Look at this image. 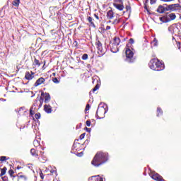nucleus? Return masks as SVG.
I'll return each mask as SVG.
<instances>
[{
  "label": "nucleus",
  "mask_w": 181,
  "mask_h": 181,
  "mask_svg": "<svg viewBox=\"0 0 181 181\" xmlns=\"http://www.w3.org/2000/svg\"><path fill=\"white\" fill-rule=\"evenodd\" d=\"M86 136V133H83L80 135L79 139L81 141L82 139H84V137Z\"/></svg>",
  "instance_id": "ea45409f"
},
{
  "label": "nucleus",
  "mask_w": 181,
  "mask_h": 181,
  "mask_svg": "<svg viewBox=\"0 0 181 181\" xmlns=\"http://www.w3.org/2000/svg\"><path fill=\"white\" fill-rule=\"evenodd\" d=\"M30 153L33 156H37V154H36V150L35 148H31Z\"/></svg>",
  "instance_id": "a878e982"
},
{
  "label": "nucleus",
  "mask_w": 181,
  "mask_h": 181,
  "mask_svg": "<svg viewBox=\"0 0 181 181\" xmlns=\"http://www.w3.org/2000/svg\"><path fill=\"white\" fill-rule=\"evenodd\" d=\"M17 177H18V179H23V180H28V177H26V175L18 174L17 175Z\"/></svg>",
  "instance_id": "412c9836"
},
{
  "label": "nucleus",
  "mask_w": 181,
  "mask_h": 181,
  "mask_svg": "<svg viewBox=\"0 0 181 181\" xmlns=\"http://www.w3.org/2000/svg\"><path fill=\"white\" fill-rule=\"evenodd\" d=\"M90 108V104H87L85 108V111H88Z\"/></svg>",
  "instance_id": "a18cd8bd"
},
{
  "label": "nucleus",
  "mask_w": 181,
  "mask_h": 181,
  "mask_svg": "<svg viewBox=\"0 0 181 181\" xmlns=\"http://www.w3.org/2000/svg\"><path fill=\"white\" fill-rule=\"evenodd\" d=\"M37 103H39V97L37 98V99L35 100V103L31 107H33V108H35V107H37Z\"/></svg>",
  "instance_id": "cd10ccee"
},
{
  "label": "nucleus",
  "mask_w": 181,
  "mask_h": 181,
  "mask_svg": "<svg viewBox=\"0 0 181 181\" xmlns=\"http://www.w3.org/2000/svg\"><path fill=\"white\" fill-rule=\"evenodd\" d=\"M34 77H35V73H34L33 71H31L30 72H29V71H26V72H25V78L26 80L30 81V80H32Z\"/></svg>",
  "instance_id": "1a4fd4ad"
},
{
  "label": "nucleus",
  "mask_w": 181,
  "mask_h": 181,
  "mask_svg": "<svg viewBox=\"0 0 181 181\" xmlns=\"http://www.w3.org/2000/svg\"><path fill=\"white\" fill-rule=\"evenodd\" d=\"M44 111H45L47 114H52V111H53V110L52 109V106H50V105L46 104L44 105Z\"/></svg>",
  "instance_id": "f8f14e48"
},
{
  "label": "nucleus",
  "mask_w": 181,
  "mask_h": 181,
  "mask_svg": "<svg viewBox=\"0 0 181 181\" xmlns=\"http://www.w3.org/2000/svg\"><path fill=\"white\" fill-rule=\"evenodd\" d=\"M40 117H41V115H40V113H36L35 115V118L36 119H40Z\"/></svg>",
  "instance_id": "f704fd0d"
},
{
  "label": "nucleus",
  "mask_w": 181,
  "mask_h": 181,
  "mask_svg": "<svg viewBox=\"0 0 181 181\" xmlns=\"http://www.w3.org/2000/svg\"><path fill=\"white\" fill-rule=\"evenodd\" d=\"M148 3H149V0H145L144 5H148Z\"/></svg>",
  "instance_id": "052dcab7"
},
{
  "label": "nucleus",
  "mask_w": 181,
  "mask_h": 181,
  "mask_svg": "<svg viewBox=\"0 0 181 181\" xmlns=\"http://www.w3.org/2000/svg\"><path fill=\"white\" fill-rule=\"evenodd\" d=\"M94 16H95V18L96 19H98H98H100V17L98 16V15L94 14Z\"/></svg>",
  "instance_id": "680f3d73"
},
{
  "label": "nucleus",
  "mask_w": 181,
  "mask_h": 181,
  "mask_svg": "<svg viewBox=\"0 0 181 181\" xmlns=\"http://www.w3.org/2000/svg\"><path fill=\"white\" fill-rule=\"evenodd\" d=\"M52 81L55 84H59V83H60V81L57 77L52 78Z\"/></svg>",
  "instance_id": "c85d7f7f"
},
{
  "label": "nucleus",
  "mask_w": 181,
  "mask_h": 181,
  "mask_svg": "<svg viewBox=\"0 0 181 181\" xmlns=\"http://www.w3.org/2000/svg\"><path fill=\"white\" fill-rule=\"evenodd\" d=\"M23 110H25V107H20V109L18 110V113H21L22 111H23Z\"/></svg>",
  "instance_id": "603ef678"
},
{
  "label": "nucleus",
  "mask_w": 181,
  "mask_h": 181,
  "mask_svg": "<svg viewBox=\"0 0 181 181\" xmlns=\"http://www.w3.org/2000/svg\"><path fill=\"white\" fill-rule=\"evenodd\" d=\"M168 32H170V33H175V31L173 30V27L172 25L168 27Z\"/></svg>",
  "instance_id": "72a5a7b5"
},
{
  "label": "nucleus",
  "mask_w": 181,
  "mask_h": 181,
  "mask_svg": "<svg viewBox=\"0 0 181 181\" xmlns=\"http://www.w3.org/2000/svg\"><path fill=\"white\" fill-rule=\"evenodd\" d=\"M168 18V16H165L164 17H160L159 19H160V22H163H163H165V21H163V18Z\"/></svg>",
  "instance_id": "49530a36"
},
{
  "label": "nucleus",
  "mask_w": 181,
  "mask_h": 181,
  "mask_svg": "<svg viewBox=\"0 0 181 181\" xmlns=\"http://www.w3.org/2000/svg\"><path fill=\"white\" fill-rule=\"evenodd\" d=\"M120 22H121V21H119V20H118V19H115V20L113 21L112 24H113V25H118V23H119Z\"/></svg>",
  "instance_id": "4c0bfd02"
},
{
  "label": "nucleus",
  "mask_w": 181,
  "mask_h": 181,
  "mask_svg": "<svg viewBox=\"0 0 181 181\" xmlns=\"http://www.w3.org/2000/svg\"><path fill=\"white\" fill-rule=\"evenodd\" d=\"M3 101H6V99H1Z\"/></svg>",
  "instance_id": "774afa93"
},
{
  "label": "nucleus",
  "mask_w": 181,
  "mask_h": 181,
  "mask_svg": "<svg viewBox=\"0 0 181 181\" xmlns=\"http://www.w3.org/2000/svg\"><path fill=\"white\" fill-rule=\"evenodd\" d=\"M100 88V84L97 83L95 87L92 89L93 93H95V91H97V90H98Z\"/></svg>",
  "instance_id": "393cba45"
},
{
  "label": "nucleus",
  "mask_w": 181,
  "mask_h": 181,
  "mask_svg": "<svg viewBox=\"0 0 181 181\" xmlns=\"http://www.w3.org/2000/svg\"><path fill=\"white\" fill-rule=\"evenodd\" d=\"M163 115V110L160 107H157V117Z\"/></svg>",
  "instance_id": "6ab92c4d"
},
{
  "label": "nucleus",
  "mask_w": 181,
  "mask_h": 181,
  "mask_svg": "<svg viewBox=\"0 0 181 181\" xmlns=\"http://www.w3.org/2000/svg\"><path fill=\"white\" fill-rule=\"evenodd\" d=\"M6 170H8V168H6V167H4L1 170L0 177H2V176H4L5 173H6Z\"/></svg>",
  "instance_id": "aec40b11"
},
{
  "label": "nucleus",
  "mask_w": 181,
  "mask_h": 181,
  "mask_svg": "<svg viewBox=\"0 0 181 181\" xmlns=\"http://www.w3.org/2000/svg\"><path fill=\"white\" fill-rule=\"evenodd\" d=\"M85 131H86V132H88L90 134V132H91V128H88V127H85Z\"/></svg>",
  "instance_id": "de8ad7c7"
},
{
  "label": "nucleus",
  "mask_w": 181,
  "mask_h": 181,
  "mask_svg": "<svg viewBox=\"0 0 181 181\" xmlns=\"http://www.w3.org/2000/svg\"><path fill=\"white\" fill-rule=\"evenodd\" d=\"M13 173H15V171H13V170L10 169L8 170V175L11 176V177H16V175H13Z\"/></svg>",
  "instance_id": "b1692460"
},
{
  "label": "nucleus",
  "mask_w": 181,
  "mask_h": 181,
  "mask_svg": "<svg viewBox=\"0 0 181 181\" xmlns=\"http://www.w3.org/2000/svg\"><path fill=\"white\" fill-rule=\"evenodd\" d=\"M8 159H9V158H7L6 156H1L0 157L1 162H5V161L8 160Z\"/></svg>",
  "instance_id": "7c9ffc66"
},
{
  "label": "nucleus",
  "mask_w": 181,
  "mask_h": 181,
  "mask_svg": "<svg viewBox=\"0 0 181 181\" xmlns=\"http://www.w3.org/2000/svg\"><path fill=\"white\" fill-rule=\"evenodd\" d=\"M88 144H90V140L86 139L82 145H85V146H87Z\"/></svg>",
  "instance_id": "79ce46f5"
},
{
  "label": "nucleus",
  "mask_w": 181,
  "mask_h": 181,
  "mask_svg": "<svg viewBox=\"0 0 181 181\" xmlns=\"http://www.w3.org/2000/svg\"><path fill=\"white\" fill-rule=\"evenodd\" d=\"M95 45L97 46L99 57H103V56L105 54L107 49L103 48V43H101V41H100V40H98L95 42Z\"/></svg>",
  "instance_id": "39448f33"
},
{
  "label": "nucleus",
  "mask_w": 181,
  "mask_h": 181,
  "mask_svg": "<svg viewBox=\"0 0 181 181\" xmlns=\"http://www.w3.org/2000/svg\"><path fill=\"white\" fill-rule=\"evenodd\" d=\"M98 111H100V112H104V115L108 112V105L104 103H100L98 107Z\"/></svg>",
  "instance_id": "423d86ee"
},
{
  "label": "nucleus",
  "mask_w": 181,
  "mask_h": 181,
  "mask_svg": "<svg viewBox=\"0 0 181 181\" xmlns=\"http://www.w3.org/2000/svg\"><path fill=\"white\" fill-rule=\"evenodd\" d=\"M82 60H87L88 59V54H83L81 57Z\"/></svg>",
  "instance_id": "2f4dec72"
},
{
  "label": "nucleus",
  "mask_w": 181,
  "mask_h": 181,
  "mask_svg": "<svg viewBox=\"0 0 181 181\" xmlns=\"http://www.w3.org/2000/svg\"><path fill=\"white\" fill-rule=\"evenodd\" d=\"M98 110H97L96 111V114H95V118H97V119H103V118H104V117H105V115H104V117H100V116H98Z\"/></svg>",
  "instance_id": "c756f323"
},
{
  "label": "nucleus",
  "mask_w": 181,
  "mask_h": 181,
  "mask_svg": "<svg viewBox=\"0 0 181 181\" xmlns=\"http://www.w3.org/2000/svg\"><path fill=\"white\" fill-rule=\"evenodd\" d=\"M150 4H151V5H153V4H156V0H150Z\"/></svg>",
  "instance_id": "8fccbe9b"
},
{
  "label": "nucleus",
  "mask_w": 181,
  "mask_h": 181,
  "mask_svg": "<svg viewBox=\"0 0 181 181\" xmlns=\"http://www.w3.org/2000/svg\"><path fill=\"white\" fill-rule=\"evenodd\" d=\"M1 179L3 181H8V176H4L1 177Z\"/></svg>",
  "instance_id": "09e8293b"
},
{
  "label": "nucleus",
  "mask_w": 181,
  "mask_h": 181,
  "mask_svg": "<svg viewBox=\"0 0 181 181\" xmlns=\"http://www.w3.org/2000/svg\"><path fill=\"white\" fill-rule=\"evenodd\" d=\"M45 81H46V79H45V78H43V77H40L35 81L34 86L37 87V86H40V84H43V83H45Z\"/></svg>",
  "instance_id": "9b49d317"
},
{
  "label": "nucleus",
  "mask_w": 181,
  "mask_h": 181,
  "mask_svg": "<svg viewBox=\"0 0 181 181\" xmlns=\"http://www.w3.org/2000/svg\"><path fill=\"white\" fill-rule=\"evenodd\" d=\"M107 162H108V154L107 153L99 151L94 156L91 164L95 168H98L99 166H101V165L107 163Z\"/></svg>",
  "instance_id": "f257e3e1"
},
{
  "label": "nucleus",
  "mask_w": 181,
  "mask_h": 181,
  "mask_svg": "<svg viewBox=\"0 0 181 181\" xmlns=\"http://www.w3.org/2000/svg\"><path fill=\"white\" fill-rule=\"evenodd\" d=\"M21 167L18 166V167H17V169L19 170V169H21Z\"/></svg>",
  "instance_id": "69168bd1"
},
{
  "label": "nucleus",
  "mask_w": 181,
  "mask_h": 181,
  "mask_svg": "<svg viewBox=\"0 0 181 181\" xmlns=\"http://www.w3.org/2000/svg\"><path fill=\"white\" fill-rule=\"evenodd\" d=\"M135 43V40H134V38H130L129 40V43L127 45H129V46H132L131 45H134Z\"/></svg>",
  "instance_id": "bb28decb"
},
{
  "label": "nucleus",
  "mask_w": 181,
  "mask_h": 181,
  "mask_svg": "<svg viewBox=\"0 0 181 181\" xmlns=\"http://www.w3.org/2000/svg\"><path fill=\"white\" fill-rule=\"evenodd\" d=\"M107 19H112L114 18V12H112V10H110L107 12Z\"/></svg>",
  "instance_id": "2eb2a0df"
},
{
  "label": "nucleus",
  "mask_w": 181,
  "mask_h": 181,
  "mask_svg": "<svg viewBox=\"0 0 181 181\" xmlns=\"http://www.w3.org/2000/svg\"><path fill=\"white\" fill-rule=\"evenodd\" d=\"M90 26H92V28H95V24H94L93 21L92 23H90Z\"/></svg>",
  "instance_id": "13d9d810"
},
{
  "label": "nucleus",
  "mask_w": 181,
  "mask_h": 181,
  "mask_svg": "<svg viewBox=\"0 0 181 181\" xmlns=\"http://www.w3.org/2000/svg\"><path fill=\"white\" fill-rule=\"evenodd\" d=\"M144 8L145 9V11H146V12L151 15V13L149 12V9L148 8V5H144Z\"/></svg>",
  "instance_id": "e433bc0d"
},
{
  "label": "nucleus",
  "mask_w": 181,
  "mask_h": 181,
  "mask_svg": "<svg viewBox=\"0 0 181 181\" xmlns=\"http://www.w3.org/2000/svg\"><path fill=\"white\" fill-rule=\"evenodd\" d=\"M110 47L112 53H118V52H119V49L118 48V45H117V44H112L110 42Z\"/></svg>",
  "instance_id": "6e6552de"
},
{
  "label": "nucleus",
  "mask_w": 181,
  "mask_h": 181,
  "mask_svg": "<svg viewBox=\"0 0 181 181\" xmlns=\"http://www.w3.org/2000/svg\"><path fill=\"white\" fill-rule=\"evenodd\" d=\"M162 1L163 2H172V1H175V0H160Z\"/></svg>",
  "instance_id": "4d7b16f0"
},
{
  "label": "nucleus",
  "mask_w": 181,
  "mask_h": 181,
  "mask_svg": "<svg viewBox=\"0 0 181 181\" xmlns=\"http://www.w3.org/2000/svg\"><path fill=\"white\" fill-rule=\"evenodd\" d=\"M86 125L88 127H91V120L88 119L86 121Z\"/></svg>",
  "instance_id": "c03bdc74"
},
{
  "label": "nucleus",
  "mask_w": 181,
  "mask_h": 181,
  "mask_svg": "<svg viewBox=\"0 0 181 181\" xmlns=\"http://www.w3.org/2000/svg\"><path fill=\"white\" fill-rule=\"evenodd\" d=\"M149 170H150V175H151V177H152V175H155V173H156V172H152V170H151V168H149Z\"/></svg>",
  "instance_id": "6e6d98bb"
},
{
  "label": "nucleus",
  "mask_w": 181,
  "mask_h": 181,
  "mask_svg": "<svg viewBox=\"0 0 181 181\" xmlns=\"http://www.w3.org/2000/svg\"><path fill=\"white\" fill-rule=\"evenodd\" d=\"M38 101L40 102L38 108H42V105H43V103L45 102V98L43 97L40 96V99L38 98Z\"/></svg>",
  "instance_id": "a211bd4d"
},
{
  "label": "nucleus",
  "mask_w": 181,
  "mask_h": 181,
  "mask_svg": "<svg viewBox=\"0 0 181 181\" xmlns=\"http://www.w3.org/2000/svg\"><path fill=\"white\" fill-rule=\"evenodd\" d=\"M148 66L151 70H154L155 71H162V70H165V64L155 58L149 62Z\"/></svg>",
  "instance_id": "f03ea898"
},
{
  "label": "nucleus",
  "mask_w": 181,
  "mask_h": 181,
  "mask_svg": "<svg viewBox=\"0 0 181 181\" xmlns=\"http://www.w3.org/2000/svg\"><path fill=\"white\" fill-rule=\"evenodd\" d=\"M113 6L118 9V11H124V4H118L117 3L113 4Z\"/></svg>",
  "instance_id": "4468645a"
},
{
  "label": "nucleus",
  "mask_w": 181,
  "mask_h": 181,
  "mask_svg": "<svg viewBox=\"0 0 181 181\" xmlns=\"http://www.w3.org/2000/svg\"><path fill=\"white\" fill-rule=\"evenodd\" d=\"M119 43H121V40L119 39V37H115L113 39V43L112 44L119 46Z\"/></svg>",
  "instance_id": "dca6fc26"
},
{
  "label": "nucleus",
  "mask_w": 181,
  "mask_h": 181,
  "mask_svg": "<svg viewBox=\"0 0 181 181\" xmlns=\"http://www.w3.org/2000/svg\"><path fill=\"white\" fill-rule=\"evenodd\" d=\"M169 5L167 4H164L163 5H159L158 6H163V8H167Z\"/></svg>",
  "instance_id": "5fc2aeb1"
},
{
  "label": "nucleus",
  "mask_w": 181,
  "mask_h": 181,
  "mask_svg": "<svg viewBox=\"0 0 181 181\" xmlns=\"http://www.w3.org/2000/svg\"><path fill=\"white\" fill-rule=\"evenodd\" d=\"M50 173H56V170H51Z\"/></svg>",
  "instance_id": "0e129e2a"
},
{
  "label": "nucleus",
  "mask_w": 181,
  "mask_h": 181,
  "mask_svg": "<svg viewBox=\"0 0 181 181\" xmlns=\"http://www.w3.org/2000/svg\"><path fill=\"white\" fill-rule=\"evenodd\" d=\"M169 11L170 12H176L177 9L175 8L173 4H169L168 6H167V7H163L162 6H158L156 12H158V13H165V12H168Z\"/></svg>",
  "instance_id": "20e7f679"
},
{
  "label": "nucleus",
  "mask_w": 181,
  "mask_h": 181,
  "mask_svg": "<svg viewBox=\"0 0 181 181\" xmlns=\"http://www.w3.org/2000/svg\"><path fill=\"white\" fill-rule=\"evenodd\" d=\"M153 46H158V40H156V38H155L153 40Z\"/></svg>",
  "instance_id": "37998d69"
},
{
  "label": "nucleus",
  "mask_w": 181,
  "mask_h": 181,
  "mask_svg": "<svg viewBox=\"0 0 181 181\" xmlns=\"http://www.w3.org/2000/svg\"><path fill=\"white\" fill-rule=\"evenodd\" d=\"M115 2H119V4H124V1L123 0H115Z\"/></svg>",
  "instance_id": "864d4df0"
},
{
  "label": "nucleus",
  "mask_w": 181,
  "mask_h": 181,
  "mask_svg": "<svg viewBox=\"0 0 181 181\" xmlns=\"http://www.w3.org/2000/svg\"><path fill=\"white\" fill-rule=\"evenodd\" d=\"M21 4V0H13L12 5L16 6V8H19V4Z\"/></svg>",
  "instance_id": "f3484780"
},
{
  "label": "nucleus",
  "mask_w": 181,
  "mask_h": 181,
  "mask_svg": "<svg viewBox=\"0 0 181 181\" xmlns=\"http://www.w3.org/2000/svg\"><path fill=\"white\" fill-rule=\"evenodd\" d=\"M83 155H84V152H83V151L76 153V156H78V158H81V156H83Z\"/></svg>",
  "instance_id": "58836bf2"
},
{
  "label": "nucleus",
  "mask_w": 181,
  "mask_h": 181,
  "mask_svg": "<svg viewBox=\"0 0 181 181\" xmlns=\"http://www.w3.org/2000/svg\"><path fill=\"white\" fill-rule=\"evenodd\" d=\"M33 145L35 148H37L40 145V140H34Z\"/></svg>",
  "instance_id": "4be33fe9"
},
{
  "label": "nucleus",
  "mask_w": 181,
  "mask_h": 181,
  "mask_svg": "<svg viewBox=\"0 0 181 181\" xmlns=\"http://www.w3.org/2000/svg\"><path fill=\"white\" fill-rule=\"evenodd\" d=\"M125 54H126V62L128 63H134V60H132V57H134V48L132 46H129V44L126 45L125 47Z\"/></svg>",
  "instance_id": "7ed1b4c3"
},
{
  "label": "nucleus",
  "mask_w": 181,
  "mask_h": 181,
  "mask_svg": "<svg viewBox=\"0 0 181 181\" xmlns=\"http://www.w3.org/2000/svg\"><path fill=\"white\" fill-rule=\"evenodd\" d=\"M40 176L41 179H45V175H43V173H42V171H40Z\"/></svg>",
  "instance_id": "3c124183"
},
{
  "label": "nucleus",
  "mask_w": 181,
  "mask_h": 181,
  "mask_svg": "<svg viewBox=\"0 0 181 181\" xmlns=\"http://www.w3.org/2000/svg\"><path fill=\"white\" fill-rule=\"evenodd\" d=\"M78 141V139H76L74 143V145L72 146V151H80V149L78 148V146H80V143L77 142Z\"/></svg>",
  "instance_id": "ddd939ff"
},
{
  "label": "nucleus",
  "mask_w": 181,
  "mask_h": 181,
  "mask_svg": "<svg viewBox=\"0 0 181 181\" xmlns=\"http://www.w3.org/2000/svg\"><path fill=\"white\" fill-rule=\"evenodd\" d=\"M168 19L165 20V21H163V23H168V22H170V21H175L176 19V14L175 13H170L168 15Z\"/></svg>",
  "instance_id": "9d476101"
},
{
  "label": "nucleus",
  "mask_w": 181,
  "mask_h": 181,
  "mask_svg": "<svg viewBox=\"0 0 181 181\" xmlns=\"http://www.w3.org/2000/svg\"><path fill=\"white\" fill-rule=\"evenodd\" d=\"M110 29H111V26H106V30H110Z\"/></svg>",
  "instance_id": "e2e57ef3"
},
{
  "label": "nucleus",
  "mask_w": 181,
  "mask_h": 181,
  "mask_svg": "<svg viewBox=\"0 0 181 181\" xmlns=\"http://www.w3.org/2000/svg\"><path fill=\"white\" fill-rule=\"evenodd\" d=\"M52 76H56V73H53V74H52Z\"/></svg>",
  "instance_id": "338daca9"
},
{
  "label": "nucleus",
  "mask_w": 181,
  "mask_h": 181,
  "mask_svg": "<svg viewBox=\"0 0 181 181\" xmlns=\"http://www.w3.org/2000/svg\"><path fill=\"white\" fill-rule=\"evenodd\" d=\"M34 64H35V66H37L38 67L40 66V62L37 59H35Z\"/></svg>",
  "instance_id": "473e14b6"
},
{
  "label": "nucleus",
  "mask_w": 181,
  "mask_h": 181,
  "mask_svg": "<svg viewBox=\"0 0 181 181\" xmlns=\"http://www.w3.org/2000/svg\"><path fill=\"white\" fill-rule=\"evenodd\" d=\"M127 11H129L131 9V6H126Z\"/></svg>",
  "instance_id": "bf43d9fd"
},
{
  "label": "nucleus",
  "mask_w": 181,
  "mask_h": 181,
  "mask_svg": "<svg viewBox=\"0 0 181 181\" xmlns=\"http://www.w3.org/2000/svg\"><path fill=\"white\" fill-rule=\"evenodd\" d=\"M41 97H42V98H44V103L45 104H48V103L51 100V97H50V94L49 93H45V92H42L41 93Z\"/></svg>",
  "instance_id": "0eeeda50"
},
{
  "label": "nucleus",
  "mask_w": 181,
  "mask_h": 181,
  "mask_svg": "<svg viewBox=\"0 0 181 181\" xmlns=\"http://www.w3.org/2000/svg\"><path fill=\"white\" fill-rule=\"evenodd\" d=\"M87 21L89 22V23H93V19L92 18L91 16H88L87 18Z\"/></svg>",
  "instance_id": "a19ab883"
},
{
  "label": "nucleus",
  "mask_w": 181,
  "mask_h": 181,
  "mask_svg": "<svg viewBox=\"0 0 181 181\" xmlns=\"http://www.w3.org/2000/svg\"><path fill=\"white\" fill-rule=\"evenodd\" d=\"M33 110H36V107H33V106H31V107L30 108V115H31V117H33V115H35V112H33Z\"/></svg>",
  "instance_id": "5701e85b"
},
{
  "label": "nucleus",
  "mask_w": 181,
  "mask_h": 181,
  "mask_svg": "<svg viewBox=\"0 0 181 181\" xmlns=\"http://www.w3.org/2000/svg\"><path fill=\"white\" fill-rule=\"evenodd\" d=\"M175 9H177V8H181V6L180 4H173Z\"/></svg>",
  "instance_id": "c9c22d12"
}]
</instances>
